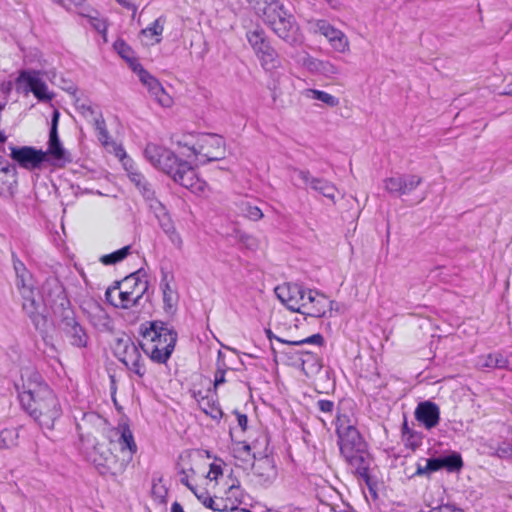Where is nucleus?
I'll list each match as a JSON object with an SVG mask.
<instances>
[{
    "label": "nucleus",
    "instance_id": "f257e3e1",
    "mask_svg": "<svg viewBox=\"0 0 512 512\" xmlns=\"http://www.w3.org/2000/svg\"><path fill=\"white\" fill-rule=\"evenodd\" d=\"M18 389L20 402L27 413L40 425L53 428L55 420L61 415V408L41 377L35 372L26 371L22 374Z\"/></svg>",
    "mask_w": 512,
    "mask_h": 512
},
{
    "label": "nucleus",
    "instance_id": "f03ea898",
    "mask_svg": "<svg viewBox=\"0 0 512 512\" xmlns=\"http://www.w3.org/2000/svg\"><path fill=\"white\" fill-rule=\"evenodd\" d=\"M182 482L194 492L207 507L214 509L217 487L223 479V468L220 461H212L210 457L196 454L191 459L190 467L183 471Z\"/></svg>",
    "mask_w": 512,
    "mask_h": 512
},
{
    "label": "nucleus",
    "instance_id": "7ed1b4c3",
    "mask_svg": "<svg viewBox=\"0 0 512 512\" xmlns=\"http://www.w3.org/2000/svg\"><path fill=\"white\" fill-rule=\"evenodd\" d=\"M147 160L173 178L175 182L190 189L193 193L204 191L205 184L197 178L196 172L192 166H189V160L185 155H180L179 141L174 151L157 144H148L145 149Z\"/></svg>",
    "mask_w": 512,
    "mask_h": 512
},
{
    "label": "nucleus",
    "instance_id": "20e7f679",
    "mask_svg": "<svg viewBox=\"0 0 512 512\" xmlns=\"http://www.w3.org/2000/svg\"><path fill=\"white\" fill-rule=\"evenodd\" d=\"M137 451L132 432L126 426L113 430L108 441L95 446L94 462L113 473H119L132 461Z\"/></svg>",
    "mask_w": 512,
    "mask_h": 512
},
{
    "label": "nucleus",
    "instance_id": "39448f33",
    "mask_svg": "<svg viewBox=\"0 0 512 512\" xmlns=\"http://www.w3.org/2000/svg\"><path fill=\"white\" fill-rule=\"evenodd\" d=\"M58 119L59 112L54 111L52 127L49 136V146L46 152L28 146L11 147L10 157L21 167L28 170L39 168L44 161L49 159V157L55 161L63 160L65 158L66 152L62 147L57 134Z\"/></svg>",
    "mask_w": 512,
    "mask_h": 512
},
{
    "label": "nucleus",
    "instance_id": "423d86ee",
    "mask_svg": "<svg viewBox=\"0 0 512 512\" xmlns=\"http://www.w3.org/2000/svg\"><path fill=\"white\" fill-rule=\"evenodd\" d=\"M336 432L341 453L355 468L356 473L366 477L367 466L364 460V445L354 423L347 415L339 414L337 416Z\"/></svg>",
    "mask_w": 512,
    "mask_h": 512
},
{
    "label": "nucleus",
    "instance_id": "0eeeda50",
    "mask_svg": "<svg viewBox=\"0 0 512 512\" xmlns=\"http://www.w3.org/2000/svg\"><path fill=\"white\" fill-rule=\"evenodd\" d=\"M180 155H185L189 166L195 170L200 161H215L224 157L225 143L222 137L214 134H205L198 137H184L179 141Z\"/></svg>",
    "mask_w": 512,
    "mask_h": 512
},
{
    "label": "nucleus",
    "instance_id": "6e6552de",
    "mask_svg": "<svg viewBox=\"0 0 512 512\" xmlns=\"http://www.w3.org/2000/svg\"><path fill=\"white\" fill-rule=\"evenodd\" d=\"M258 14H262L273 31L283 40L294 44L300 40L298 27L278 0H248Z\"/></svg>",
    "mask_w": 512,
    "mask_h": 512
},
{
    "label": "nucleus",
    "instance_id": "1a4fd4ad",
    "mask_svg": "<svg viewBox=\"0 0 512 512\" xmlns=\"http://www.w3.org/2000/svg\"><path fill=\"white\" fill-rule=\"evenodd\" d=\"M145 353L157 362H165L176 342V335L162 322H150L142 331Z\"/></svg>",
    "mask_w": 512,
    "mask_h": 512
},
{
    "label": "nucleus",
    "instance_id": "9d476101",
    "mask_svg": "<svg viewBox=\"0 0 512 512\" xmlns=\"http://www.w3.org/2000/svg\"><path fill=\"white\" fill-rule=\"evenodd\" d=\"M334 305L337 310L338 305L334 301L319 291L309 289L305 290L298 313L310 317H325L331 314Z\"/></svg>",
    "mask_w": 512,
    "mask_h": 512
},
{
    "label": "nucleus",
    "instance_id": "9b49d317",
    "mask_svg": "<svg viewBox=\"0 0 512 512\" xmlns=\"http://www.w3.org/2000/svg\"><path fill=\"white\" fill-rule=\"evenodd\" d=\"M114 355L128 368L133 370L139 376L144 374L143 366L140 364V354L129 336L121 335L114 339L112 343Z\"/></svg>",
    "mask_w": 512,
    "mask_h": 512
},
{
    "label": "nucleus",
    "instance_id": "f8f14e48",
    "mask_svg": "<svg viewBox=\"0 0 512 512\" xmlns=\"http://www.w3.org/2000/svg\"><path fill=\"white\" fill-rule=\"evenodd\" d=\"M313 30L315 33L325 37L336 52L345 54L350 51V42L345 33L328 22L324 20L317 21L313 26Z\"/></svg>",
    "mask_w": 512,
    "mask_h": 512
},
{
    "label": "nucleus",
    "instance_id": "ddd939ff",
    "mask_svg": "<svg viewBox=\"0 0 512 512\" xmlns=\"http://www.w3.org/2000/svg\"><path fill=\"white\" fill-rule=\"evenodd\" d=\"M292 325L297 328V324L291 320L285 319L279 326L280 336H277V340L293 346H301L306 343L320 344L322 337L319 334L313 336H300L292 330Z\"/></svg>",
    "mask_w": 512,
    "mask_h": 512
},
{
    "label": "nucleus",
    "instance_id": "4468645a",
    "mask_svg": "<svg viewBox=\"0 0 512 512\" xmlns=\"http://www.w3.org/2000/svg\"><path fill=\"white\" fill-rule=\"evenodd\" d=\"M305 290L297 284L284 283L275 288L277 298L291 311L298 312Z\"/></svg>",
    "mask_w": 512,
    "mask_h": 512
},
{
    "label": "nucleus",
    "instance_id": "2eb2a0df",
    "mask_svg": "<svg viewBox=\"0 0 512 512\" xmlns=\"http://www.w3.org/2000/svg\"><path fill=\"white\" fill-rule=\"evenodd\" d=\"M17 84H25L26 92L31 91L36 98L41 101H49L52 98L51 93L48 91L47 85L39 77L37 72L22 71L17 78Z\"/></svg>",
    "mask_w": 512,
    "mask_h": 512
},
{
    "label": "nucleus",
    "instance_id": "dca6fc26",
    "mask_svg": "<svg viewBox=\"0 0 512 512\" xmlns=\"http://www.w3.org/2000/svg\"><path fill=\"white\" fill-rule=\"evenodd\" d=\"M140 82L147 87L151 96L163 107H171L174 103L173 97L161 85V83L154 78L147 71H140Z\"/></svg>",
    "mask_w": 512,
    "mask_h": 512
},
{
    "label": "nucleus",
    "instance_id": "f3484780",
    "mask_svg": "<svg viewBox=\"0 0 512 512\" xmlns=\"http://www.w3.org/2000/svg\"><path fill=\"white\" fill-rule=\"evenodd\" d=\"M421 183L417 175L394 176L385 180V189L391 193L407 194L415 190Z\"/></svg>",
    "mask_w": 512,
    "mask_h": 512
},
{
    "label": "nucleus",
    "instance_id": "a211bd4d",
    "mask_svg": "<svg viewBox=\"0 0 512 512\" xmlns=\"http://www.w3.org/2000/svg\"><path fill=\"white\" fill-rule=\"evenodd\" d=\"M425 466L418 464L417 475H424L433 471H437L441 468H447L448 470H458L462 467V459L459 455H452L444 458L430 459L425 461Z\"/></svg>",
    "mask_w": 512,
    "mask_h": 512
},
{
    "label": "nucleus",
    "instance_id": "6ab92c4d",
    "mask_svg": "<svg viewBox=\"0 0 512 512\" xmlns=\"http://www.w3.org/2000/svg\"><path fill=\"white\" fill-rule=\"evenodd\" d=\"M107 300L115 307L122 309H129L135 306L140 299L134 298L119 287L114 286L109 288L106 292Z\"/></svg>",
    "mask_w": 512,
    "mask_h": 512
},
{
    "label": "nucleus",
    "instance_id": "aec40b11",
    "mask_svg": "<svg viewBox=\"0 0 512 512\" xmlns=\"http://www.w3.org/2000/svg\"><path fill=\"white\" fill-rule=\"evenodd\" d=\"M117 287L131 294L134 298L141 299L147 290V282L137 274H131L119 282Z\"/></svg>",
    "mask_w": 512,
    "mask_h": 512
},
{
    "label": "nucleus",
    "instance_id": "412c9836",
    "mask_svg": "<svg viewBox=\"0 0 512 512\" xmlns=\"http://www.w3.org/2000/svg\"><path fill=\"white\" fill-rule=\"evenodd\" d=\"M299 176L312 189L322 193L325 197L329 198L332 201H334L337 195L339 194L336 187H334L332 184L317 178H313L307 172L300 171Z\"/></svg>",
    "mask_w": 512,
    "mask_h": 512
},
{
    "label": "nucleus",
    "instance_id": "4be33fe9",
    "mask_svg": "<svg viewBox=\"0 0 512 512\" xmlns=\"http://www.w3.org/2000/svg\"><path fill=\"white\" fill-rule=\"evenodd\" d=\"M84 311L90 322L98 329H108L110 325V319L106 311L95 302L87 303Z\"/></svg>",
    "mask_w": 512,
    "mask_h": 512
},
{
    "label": "nucleus",
    "instance_id": "5701e85b",
    "mask_svg": "<svg viewBox=\"0 0 512 512\" xmlns=\"http://www.w3.org/2000/svg\"><path fill=\"white\" fill-rule=\"evenodd\" d=\"M416 418L423 422L427 428L437 425L439 420V410L436 405L430 402L419 404L415 412Z\"/></svg>",
    "mask_w": 512,
    "mask_h": 512
},
{
    "label": "nucleus",
    "instance_id": "b1692460",
    "mask_svg": "<svg viewBox=\"0 0 512 512\" xmlns=\"http://www.w3.org/2000/svg\"><path fill=\"white\" fill-rule=\"evenodd\" d=\"M113 47L116 53L128 63L129 67L138 77H140V71H146L137 61L133 50L125 42L117 40Z\"/></svg>",
    "mask_w": 512,
    "mask_h": 512
},
{
    "label": "nucleus",
    "instance_id": "393cba45",
    "mask_svg": "<svg viewBox=\"0 0 512 512\" xmlns=\"http://www.w3.org/2000/svg\"><path fill=\"white\" fill-rule=\"evenodd\" d=\"M164 30V23L157 19L150 27L143 29L140 34V40L145 46H153L161 41Z\"/></svg>",
    "mask_w": 512,
    "mask_h": 512
},
{
    "label": "nucleus",
    "instance_id": "a878e982",
    "mask_svg": "<svg viewBox=\"0 0 512 512\" xmlns=\"http://www.w3.org/2000/svg\"><path fill=\"white\" fill-rule=\"evenodd\" d=\"M104 425V419L95 413L84 414L81 420L77 423L78 429L85 432L87 435L103 428Z\"/></svg>",
    "mask_w": 512,
    "mask_h": 512
},
{
    "label": "nucleus",
    "instance_id": "bb28decb",
    "mask_svg": "<svg viewBox=\"0 0 512 512\" xmlns=\"http://www.w3.org/2000/svg\"><path fill=\"white\" fill-rule=\"evenodd\" d=\"M256 56L266 71H273L281 67L282 60L273 47L263 50Z\"/></svg>",
    "mask_w": 512,
    "mask_h": 512
},
{
    "label": "nucleus",
    "instance_id": "cd10ccee",
    "mask_svg": "<svg viewBox=\"0 0 512 512\" xmlns=\"http://www.w3.org/2000/svg\"><path fill=\"white\" fill-rule=\"evenodd\" d=\"M301 368L307 377H315L322 368L321 360L310 352L303 353Z\"/></svg>",
    "mask_w": 512,
    "mask_h": 512
},
{
    "label": "nucleus",
    "instance_id": "c85d7f7f",
    "mask_svg": "<svg viewBox=\"0 0 512 512\" xmlns=\"http://www.w3.org/2000/svg\"><path fill=\"white\" fill-rule=\"evenodd\" d=\"M247 39L255 54L258 55L263 50L271 47L262 30H253L247 34Z\"/></svg>",
    "mask_w": 512,
    "mask_h": 512
},
{
    "label": "nucleus",
    "instance_id": "c756f323",
    "mask_svg": "<svg viewBox=\"0 0 512 512\" xmlns=\"http://www.w3.org/2000/svg\"><path fill=\"white\" fill-rule=\"evenodd\" d=\"M306 97L311 100H319L324 103L327 107H337L340 103L338 97L321 90L309 89L306 91Z\"/></svg>",
    "mask_w": 512,
    "mask_h": 512
},
{
    "label": "nucleus",
    "instance_id": "7c9ffc66",
    "mask_svg": "<svg viewBox=\"0 0 512 512\" xmlns=\"http://www.w3.org/2000/svg\"><path fill=\"white\" fill-rule=\"evenodd\" d=\"M507 360L501 354H488L479 358V365L485 368H503Z\"/></svg>",
    "mask_w": 512,
    "mask_h": 512
},
{
    "label": "nucleus",
    "instance_id": "2f4dec72",
    "mask_svg": "<svg viewBox=\"0 0 512 512\" xmlns=\"http://www.w3.org/2000/svg\"><path fill=\"white\" fill-rule=\"evenodd\" d=\"M178 296L174 289L169 284H165L163 288V303L164 309L168 313H172L177 305Z\"/></svg>",
    "mask_w": 512,
    "mask_h": 512
},
{
    "label": "nucleus",
    "instance_id": "473e14b6",
    "mask_svg": "<svg viewBox=\"0 0 512 512\" xmlns=\"http://www.w3.org/2000/svg\"><path fill=\"white\" fill-rule=\"evenodd\" d=\"M233 452L235 457L244 463H249L254 458V455L250 451V446L245 443H237Z\"/></svg>",
    "mask_w": 512,
    "mask_h": 512
},
{
    "label": "nucleus",
    "instance_id": "72a5a7b5",
    "mask_svg": "<svg viewBox=\"0 0 512 512\" xmlns=\"http://www.w3.org/2000/svg\"><path fill=\"white\" fill-rule=\"evenodd\" d=\"M199 405L204 413L211 416L212 418H218L222 415L221 409L214 403L210 404L209 401L205 398H202L199 401Z\"/></svg>",
    "mask_w": 512,
    "mask_h": 512
},
{
    "label": "nucleus",
    "instance_id": "f704fd0d",
    "mask_svg": "<svg viewBox=\"0 0 512 512\" xmlns=\"http://www.w3.org/2000/svg\"><path fill=\"white\" fill-rule=\"evenodd\" d=\"M129 253V247H124L118 251H115L109 255L102 257V262L104 264H115L121 260H123Z\"/></svg>",
    "mask_w": 512,
    "mask_h": 512
},
{
    "label": "nucleus",
    "instance_id": "c9c22d12",
    "mask_svg": "<svg viewBox=\"0 0 512 512\" xmlns=\"http://www.w3.org/2000/svg\"><path fill=\"white\" fill-rule=\"evenodd\" d=\"M71 338L73 345L83 347L87 343V337L85 332L80 326H73L71 329Z\"/></svg>",
    "mask_w": 512,
    "mask_h": 512
},
{
    "label": "nucleus",
    "instance_id": "e433bc0d",
    "mask_svg": "<svg viewBox=\"0 0 512 512\" xmlns=\"http://www.w3.org/2000/svg\"><path fill=\"white\" fill-rule=\"evenodd\" d=\"M272 468L271 461L267 457L261 458L258 462L252 463V469L255 473L264 476L267 474L265 470H270Z\"/></svg>",
    "mask_w": 512,
    "mask_h": 512
},
{
    "label": "nucleus",
    "instance_id": "4c0bfd02",
    "mask_svg": "<svg viewBox=\"0 0 512 512\" xmlns=\"http://www.w3.org/2000/svg\"><path fill=\"white\" fill-rule=\"evenodd\" d=\"M15 435L13 431L4 430L0 433V448H7L14 444Z\"/></svg>",
    "mask_w": 512,
    "mask_h": 512
},
{
    "label": "nucleus",
    "instance_id": "58836bf2",
    "mask_svg": "<svg viewBox=\"0 0 512 512\" xmlns=\"http://www.w3.org/2000/svg\"><path fill=\"white\" fill-rule=\"evenodd\" d=\"M90 20H91V24L94 27V29L97 30L99 33H101L102 36H103L104 41L107 42V38H106L107 24H106V21L103 20V19H100L98 17H91Z\"/></svg>",
    "mask_w": 512,
    "mask_h": 512
},
{
    "label": "nucleus",
    "instance_id": "ea45409f",
    "mask_svg": "<svg viewBox=\"0 0 512 512\" xmlns=\"http://www.w3.org/2000/svg\"><path fill=\"white\" fill-rule=\"evenodd\" d=\"M243 211L245 212V215L251 220L256 221L263 217L262 211L258 207L252 206L250 204H246Z\"/></svg>",
    "mask_w": 512,
    "mask_h": 512
},
{
    "label": "nucleus",
    "instance_id": "a19ab883",
    "mask_svg": "<svg viewBox=\"0 0 512 512\" xmlns=\"http://www.w3.org/2000/svg\"><path fill=\"white\" fill-rule=\"evenodd\" d=\"M318 73L323 75H335L338 73V68L328 61H321Z\"/></svg>",
    "mask_w": 512,
    "mask_h": 512
},
{
    "label": "nucleus",
    "instance_id": "79ce46f5",
    "mask_svg": "<svg viewBox=\"0 0 512 512\" xmlns=\"http://www.w3.org/2000/svg\"><path fill=\"white\" fill-rule=\"evenodd\" d=\"M497 455L500 458L512 459V444L503 443L497 448Z\"/></svg>",
    "mask_w": 512,
    "mask_h": 512
},
{
    "label": "nucleus",
    "instance_id": "37998d69",
    "mask_svg": "<svg viewBox=\"0 0 512 512\" xmlns=\"http://www.w3.org/2000/svg\"><path fill=\"white\" fill-rule=\"evenodd\" d=\"M320 63H321V60H318V59H315V58H312V57H307L303 61V65L308 70H310L312 72H317V73H318V70H319Z\"/></svg>",
    "mask_w": 512,
    "mask_h": 512
},
{
    "label": "nucleus",
    "instance_id": "c03bdc74",
    "mask_svg": "<svg viewBox=\"0 0 512 512\" xmlns=\"http://www.w3.org/2000/svg\"><path fill=\"white\" fill-rule=\"evenodd\" d=\"M58 3L66 7L67 9L78 8L82 5L84 0H56Z\"/></svg>",
    "mask_w": 512,
    "mask_h": 512
},
{
    "label": "nucleus",
    "instance_id": "a18cd8bd",
    "mask_svg": "<svg viewBox=\"0 0 512 512\" xmlns=\"http://www.w3.org/2000/svg\"><path fill=\"white\" fill-rule=\"evenodd\" d=\"M318 407L323 414H331L333 409V403L327 400H320L318 401Z\"/></svg>",
    "mask_w": 512,
    "mask_h": 512
},
{
    "label": "nucleus",
    "instance_id": "49530a36",
    "mask_svg": "<svg viewBox=\"0 0 512 512\" xmlns=\"http://www.w3.org/2000/svg\"><path fill=\"white\" fill-rule=\"evenodd\" d=\"M96 129L99 131V139L103 141L106 138V132L103 127V122L100 120H96Z\"/></svg>",
    "mask_w": 512,
    "mask_h": 512
},
{
    "label": "nucleus",
    "instance_id": "de8ad7c7",
    "mask_svg": "<svg viewBox=\"0 0 512 512\" xmlns=\"http://www.w3.org/2000/svg\"><path fill=\"white\" fill-rule=\"evenodd\" d=\"M224 381H225L224 380V373L223 372H217L216 375H215V380H214L215 388H217Z\"/></svg>",
    "mask_w": 512,
    "mask_h": 512
},
{
    "label": "nucleus",
    "instance_id": "09e8293b",
    "mask_svg": "<svg viewBox=\"0 0 512 512\" xmlns=\"http://www.w3.org/2000/svg\"><path fill=\"white\" fill-rule=\"evenodd\" d=\"M0 89L5 93V94H8L10 93V91L12 90V82H6V83H2L1 86H0Z\"/></svg>",
    "mask_w": 512,
    "mask_h": 512
},
{
    "label": "nucleus",
    "instance_id": "8fccbe9b",
    "mask_svg": "<svg viewBox=\"0 0 512 512\" xmlns=\"http://www.w3.org/2000/svg\"><path fill=\"white\" fill-rule=\"evenodd\" d=\"M23 308L25 310H27L28 313H33V311H34V301L31 300L29 303L24 302L23 303Z\"/></svg>",
    "mask_w": 512,
    "mask_h": 512
},
{
    "label": "nucleus",
    "instance_id": "3c124183",
    "mask_svg": "<svg viewBox=\"0 0 512 512\" xmlns=\"http://www.w3.org/2000/svg\"><path fill=\"white\" fill-rule=\"evenodd\" d=\"M238 424L244 430L247 424V417L245 415H239Z\"/></svg>",
    "mask_w": 512,
    "mask_h": 512
},
{
    "label": "nucleus",
    "instance_id": "603ef678",
    "mask_svg": "<svg viewBox=\"0 0 512 512\" xmlns=\"http://www.w3.org/2000/svg\"><path fill=\"white\" fill-rule=\"evenodd\" d=\"M429 512H452V509L445 506V507H436L431 509Z\"/></svg>",
    "mask_w": 512,
    "mask_h": 512
},
{
    "label": "nucleus",
    "instance_id": "864d4df0",
    "mask_svg": "<svg viewBox=\"0 0 512 512\" xmlns=\"http://www.w3.org/2000/svg\"><path fill=\"white\" fill-rule=\"evenodd\" d=\"M171 512H184V510L179 503H174L171 507Z\"/></svg>",
    "mask_w": 512,
    "mask_h": 512
},
{
    "label": "nucleus",
    "instance_id": "5fc2aeb1",
    "mask_svg": "<svg viewBox=\"0 0 512 512\" xmlns=\"http://www.w3.org/2000/svg\"><path fill=\"white\" fill-rule=\"evenodd\" d=\"M500 95L512 96V83L508 85L507 90L501 92Z\"/></svg>",
    "mask_w": 512,
    "mask_h": 512
},
{
    "label": "nucleus",
    "instance_id": "6e6d98bb",
    "mask_svg": "<svg viewBox=\"0 0 512 512\" xmlns=\"http://www.w3.org/2000/svg\"><path fill=\"white\" fill-rule=\"evenodd\" d=\"M30 294H32V291H30V290H24V291H23V296H24L25 298H27V299L29 298V295H30Z\"/></svg>",
    "mask_w": 512,
    "mask_h": 512
},
{
    "label": "nucleus",
    "instance_id": "4d7b16f0",
    "mask_svg": "<svg viewBox=\"0 0 512 512\" xmlns=\"http://www.w3.org/2000/svg\"><path fill=\"white\" fill-rule=\"evenodd\" d=\"M133 181H136V182H137V184H140V182H141L140 176H136V177H134V178H133Z\"/></svg>",
    "mask_w": 512,
    "mask_h": 512
},
{
    "label": "nucleus",
    "instance_id": "13d9d810",
    "mask_svg": "<svg viewBox=\"0 0 512 512\" xmlns=\"http://www.w3.org/2000/svg\"><path fill=\"white\" fill-rule=\"evenodd\" d=\"M8 171L9 169L7 167L0 169V173H7Z\"/></svg>",
    "mask_w": 512,
    "mask_h": 512
},
{
    "label": "nucleus",
    "instance_id": "bf43d9fd",
    "mask_svg": "<svg viewBox=\"0 0 512 512\" xmlns=\"http://www.w3.org/2000/svg\"><path fill=\"white\" fill-rule=\"evenodd\" d=\"M322 423L325 424V419L323 417L320 418Z\"/></svg>",
    "mask_w": 512,
    "mask_h": 512
},
{
    "label": "nucleus",
    "instance_id": "052dcab7",
    "mask_svg": "<svg viewBox=\"0 0 512 512\" xmlns=\"http://www.w3.org/2000/svg\"><path fill=\"white\" fill-rule=\"evenodd\" d=\"M452 512H462V511H460V510H452Z\"/></svg>",
    "mask_w": 512,
    "mask_h": 512
},
{
    "label": "nucleus",
    "instance_id": "680f3d73",
    "mask_svg": "<svg viewBox=\"0 0 512 512\" xmlns=\"http://www.w3.org/2000/svg\"><path fill=\"white\" fill-rule=\"evenodd\" d=\"M117 1L120 2V3H123L122 0H117Z\"/></svg>",
    "mask_w": 512,
    "mask_h": 512
}]
</instances>
